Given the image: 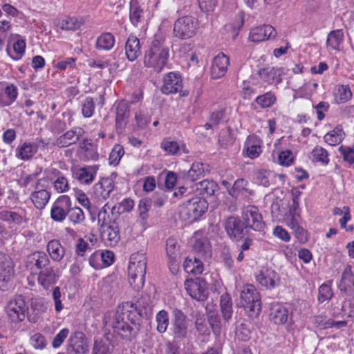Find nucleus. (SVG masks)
<instances>
[{
  "label": "nucleus",
  "mask_w": 354,
  "mask_h": 354,
  "mask_svg": "<svg viewBox=\"0 0 354 354\" xmlns=\"http://www.w3.org/2000/svg\"><path fill=\"white\" fill-rule=\"evenodd\" d=\"M131 315L129 310H117L109 320L107 317H105V325L111 327L113 333L122 338L131 340L137 335L139 326Z\"/></svg>",
  "instance_id": "obj_1"
},
{
  "label": "nucleus",
  "mask_w": 354,
  "mask_h": 354,
  "mask_svg": "<svg viewBox=\"0 0 354 354\" xmlns=\"http://www.w3.org/2000/svg\"><path fill=\"white\" fill-rule=\"evenodd\" d=\"M169 55V47L159 40H153L149 48L145 52L144 65L160 73L167 66Z\"/></svg>",
  "instance_id": "obj_2"
},
{
  "label": "nucleus",
  "mask_w": 354,
  "mask_h": 354,
  "mask_svg": "<svg viewBox=\"0 0 354 354\" xmlns=\"http://www.w3.org/2000/svg\"><path fill=\"white\" fill-rule=\"evenodd\" d=\"M145 253L140 251L133 253L130 257L128 268L129 283L135 290L144 286L147 268Z\"/></svg>",
  "instance_id": "obj_3"
},
{
  "label": "nucleus",
  "mask_w": 354,
  "mask_h": 354,
  "mask_svg": "<svg viewBox=\"0 0 354 354\" xmlns=\"http://www.w3.org/2000/svg\"><path fill=\"white\" fill-rule=\"evenodd\" d=\"M239 304L244 308L249 317L259 316L261 311V300L260 294L254 285L246 284L243 287Z\"/></svg>",
  "instance_id": "obj_4"
},
{
  "label": "nucleus",
  "mask_w": 354,
  "mask_h": 354,
  "mask_svg": "<svg viewBox=\"0 0 354 354\" xmlns=\"http://www.w3.org/2000/svg\"><path fill=\"white\" fill-rule=\"evenodd\" d=\"M189 320L180 309L174 308L171 312L170 330L174 339L182 340L189 335Z\"/></svg>",
  "instance_id": "obj_5"
},
{
  "label": "nucleus",
  "mask_w": 354,
  "mask_h": 354,
  "mask_svg": "<svg viewBox=\"0 0 354 354\" xmlns=\"http://www.w3.org/2000/svg\"><path fill=\"white\" fill-rule=\"evenodd\" d=\"M241 218L250 235L251 230L261 232L265 227L261 214L256 206L249 205L245 207Z\"/></svg>",
  "instance_id": "obj_6"
},
{
  "label": "nucleus",
  "mask_w": 354,
  "mask_h": 354,
  "mask_svg": "<svg viewBox=\"0 0 354 354\" xmlns=\"http://www.w3.org/2000/svg\"><path fill=\"white\" fill-rule=\"evenodd\" d=\"M88 351V342L85 335L80 331L72 333L66 344L67 354H86Z\"/></svg>",
  "instance_id": "obj_7"
},
{
  "label": "nucleus",
  "mask_w": 354,
  "mask_h": 354,
  "mask_svg": "<svg viewBox=\"0 0 354 354\" xmlns=\"http://www.w3.org/2000/svg\"><path fill=\"white\" fill-rule=\"evenodd\" d=\"M223 225L227 234L232 240L239 241L246 235H250L243 220L239 217L229 216Z\"/></svg>",
  "instance_id": "obj_8"
},
{
  "label": "nucleus",
  "mask_w": 354,
  "mask_h": 354,
  "mask_svg": "<svg viewBox=\"0 0 354 354\" xmlns=\"http://www.w3.org/2000/svg\"><path fill=\"white\" fill-rule=\"evenodd\" d=\"M6 310L12 322H19L25 319L28 307L22 297L19 296L8 303Z\"/></svg>",
  "instance_id": "obj_9"
},
{
  "label": "nucleus",
  "mask_w": 354,
  "mask_h": 354,
  "mask_svg": "<svg viewBox=\"0 0 354 354\" xmlns=\"http://www.w3.org/2000/svg\"><path fill=\"white\" fill-rule=\"evenodd\" d=\"M257 283L266 290H272L280 283V278L275 270L272 268H263L255 275Z\"/></svg>",
  "instance_id": "obj_10"
},
{
  "label": "nucleus",
  "mask_w": 354,
  "mask_h": 354,
  "mask_svg": "<svg viewBox=\"0 0 354 354\" xmlns=\"http://www.w3.org/2000/svg\"><path fill=\"white\" fill-rule=\"evenodd\" d=\"M13 277L14 269L11 259L0 252V289L6 290Z\"/></svg>",
  "instance_id": "obj_11"
},
{
  "label": "nucleus",
  "mask_w": 354,
  "mask_h": 354,
  "mask_svg": "<svg viewBox=\"0 0 354 354\" xmlns=\"http://www.w3.org/2000/svg\"><path fill=\"white\" fill-rule=\"evenodd\" d=\"M101 236L108 246L113 247L119 243L120 240V227L116 217L113 218L111 223L101 227Z\"/></svg>",
  "instance_id": "obj_12"
},
{
  "label": "nucleus",
  "mask_w": 354,
  "mask_h": 354,
  "mask_svg": "<svg viewBox=\"0 0 354 354\" xmlns=\"http://www.w3.org/2000/svg\"><path fill=\"white\" fill-rule=\"evenodd\" d=\"M208 208V203L205 198L193 196L189 198L185 203V209L189 216L193 219L201 216Z\"/></svg>",
  "instance_id": "obj_13"
},
{
  "label": "nucleus",
  "mask_w": 354,
  "mask_h": 354,
  "mask_svg": "<svg viewBox=\"0 0 354 354\" xmlns=\"http://www.w3.org/2000/svg\"><path fill=\"white\" fill-rule=\"evenodd\" d=\"M70 205L71 200L68 196H59L52 205L51 218L56 222H62L67 216V211Z\"/></svg>",
  "instance_id": "obj_14"
},
{
  "label": "nucleus",
  "mask_w": 354,
  "mask_h": 354,
  "mask_svg": "<svg viewBox=\"0 0 354 354\" xmlns=\"http://www.w3.org/2000/svg\"><path fill=\"white\" fill-rule=\"evenodd\" d=\"M185 289L193 299L198 301H204L207 297L206 283L204 280H186Z\"/></svg>",
  "instance_id": "obj_15"
},
{
  "label": "nucleus",
  "mask_w": 354,
  "mask_h": 354,
  "mask_svg": "<svg viewBox=\"0 0 354 354\" xmlns=\"http://www.w3.org/2000/svg\"><path fill=\"white\" fill-rule=\"evenodd\" d=\"M162 81L161 91L164 94L176 93L182 90V78L178 73H168L164 76Z\"/></svg>",
  "instance_id": "obj_16"
},
{
  "label": "nucleus",
  "mask_w": 354,
  "mask_h": 354,
  "mask_svg": "<svg viewBox=\"0 0 354 354\" xmlns=\"http://www.w3.org/2000/svg\"><path fill=\"white\" fill-rule=\"evenodd\" d=\"M277 32L270 24H263L251 29L249 39L253 42H261L270 38H274Z\"/></svg>",
  "instance_id": "obj_17"
},
{
  "label": "nucleus",
  "mask_w": 354,
  "mask_h": 354,
  "mask_svg": "<svg viewBox=\"0 0 354 354\" xmlns=\"http://www.w3.org/2000/svg\"><path fill=\"white\" fill-rule=\"evenodd\" d=\"M84 131L80 127H75L67 131L61 135L54 142L53 145L58 147H67L72 145L76 144L80 138L83 136Z\"/></svg>",
  "instance_id": "obj_18"
},
{
  "label": "nucleus",
  "mask_w": 354,
  "mask_h": 354,
  "mask_svg": "<svg viewBox=\"0 0 354 354\" xmlns=\"http://www.w3.org/2000/svg\"><path fill=\"white\" fill-rule=\"evenodd\" d=\"M45 181L44 178L38 180L35 185V191L30 196L33 204L39 209L45 207L50 197V192L41 187V183Z\"/></svg>",
  "instance_id": "obj_19"
},
{
  "label": "nucleus",
  "mask_w": 354,
  "mask_h": 354,
  "mask_svg": "<svg viewBox=\"0 0 354 354\" xmlns=\"http://www.w3.org/2000/svg\"><path fill=\"white\" fill-rule=\"evenodd\" d=\"M230 64V59L223 53L216 55L213 61L211 68V75L213 79H218L223 77Z\"/></svg>",
  "instance_id": "obj_20"
},
{
  "label": "nucleus",
  "mask_w": 354,
  "mask_h": 354,
  "mask_svg": "<svg viewBox=\"0 0 354 354\" xmlns=\"http://www.w3.org/2000/svg\"><path fill=\"white\" fill-rule=\"evenodd\" d=\"M286 73L287 69L283 67H267L261 68L258 74L261 80L268 84H272L274 81L279 84L281 82V76Z\"/></svg>",
  "instance_id": "obj_21"
},
{
  "label": "nucleus",
  "mask_w": 354,
  "mask_h": 354,
  "mask_svg": "<svg viewBox=\"0 0 354 354\" xmlns=\"http://www.w3.org/2000/svg\"><path fill=\"white\" fill-rule=\"evenodd\" d=\"M114 188V180L111 176L101 178L100 180L94 185L95 193L104 200L110 197L111 193L113 191Z\"/></svg>",
  "instance_id": "obj_22"
},
{
  "label": "nucleus",
  "mask_w": 354,
  "mask_h": 354,
  "mask_svg": "<svg viewBox=\"0 0 354 354\" xmlns=\"http://www.w3.org/2000/svg\"><path fill=\"white\" fill-rule=\"evenodd\" d=\"M98 169V165L83 167L78 169L74 176L80 183L91 185L94 180Z\"/></svg>",
  "instance_id": "obj_23"
},
{
  "label": "nucleus",
  "mask_w": 354,
  "mask_h": 354,
  "mask_svg": "<svg viewBox=\"0 0 354 354\" xmlns=\"http://www.w3.org/2000/svg\"><path fill=\"white\" fill-rule=\"evenodd\" d=\"M338 288L346 295H354V274L351 266H348L344 269Z\"/></svg>",
  "instance_id": "obj_24"
},
{
  "label": "nucleus",
  "mask_w": 354,
  "mask_h": 354,
  "mask_svg": "<svg viewBox=\"0 0 354 354\" xmlns=\"http://www.w3.org/2000/svg\"><path fill=\"white\" fill-rule=\"evenodd\" d=\"M198 27L196 24H174L173 34L181 39H187L194 36Z\"/></svg>",
  "instance_id": "obj_25"
},
{
  "label": "nucleus",
  "mask_w": 354,
  "mask_h": 354,
  "mask_svg": "<svg viewBox=\"0 0 354 354\" xmlns=\"http://www.w3.org/2000/svg\"><path fill=\"white\" fill-rule=\"evenodd\" d=\"M193 250L195 256L201 259L206 260L212 257L211 246L205 237L195 239Z\"/></svg>",
  "instance_id": "obj_26"
},
{
  "label": "nucleus",
  "mask_w": 354,
  "mask_h": 354,
  "mask_svg": "<svg viewBox=\"0 0 354 354\" xmlns=\"http://www.w3.org/2000/svg\"><path fill=\"white\" fill-rule=\"evenodd\" d=\"M140 39L136 36L130 35L125 43V54L127 58L133 62L141 54Z\"/></svg>",
  "instance_id": "obj_27"
},
{
  "label": "nucleus",
  "mask_w": 354,
  "mask_h": 354,
  "mask_svg": "<svg viewBox=\"0 0 354 354\" xmlns=\"http://www.w3.org/2000/svg\"><path fill=\"white\" fill-rule=\"evenodd\" d=\"M194 187H195L198 194L201 196V198H204L214 196L219 189L218 184L210 180H203L197 183L194 185Z\"/></svg>",
  "instance_id": "obj_28"
},
{
  "label": "nucleus",
  "mask_w": 354,
  "mask_h": 354,
  "mask_svg": "<svg viewBox=\"0 0 354 354\" xmlns=\"http://www.w3.org/2000/svg\"><path fill=\"white\" fill-rule=\"evenodd\" d=\"M289 317L288 309L279 304H272L270 308V318L275 324H283L287 322Z\"/></svg>",
  "instance_id": "obj_29"
},
{
  "label": "nucleus",
  "mask_w": 354,
  "mask_h": 354,
  "mask_svg": "<svg viewBox=\"0 0 354 354\" xmlns=\"http://www.w3.org/2000/svg\"><path fill=\"white\" fill-rule=\"evenodd\" d=\"M205 167L202 162H194L188 171H181L182 177L187 181L194 182L205 176Z\"/></svg>",
  "instance_id": "obj_30"
},
{
  "label": "nucleus",
  "mask_w": 354,
  "mask_h": 354,
  "mask_svg": "<svg viewBox=\"0 0 354 354\" xmlns=\"http://www.w3.org/2000/svg\"><path fill=\"white\" fill-rule=\"evenodd\" d=\"M130 115V108L129 104L124 102H120L116 108V128L122 129L127 123Z\"/></svg>",
  "instance_id": "obj_31"
},
{
  "label": "nucleus",
  "mask_w": 354,
  "mask_h": 354,
  "mask_svg": "<svg viewBox=\"0 0 354 354\" xmlns=\"http://www.w3.org/2000/svg\"><path fill=\"white\" fill-rule=\"evenodd\" d=\"M58 278L56 271L53 267H46L41 270L38 276V282L44 288L55 283Z\"/></svg>",
  "instance_id": "obj_32"
},
{
  "label": "nucleus",
  "mask_w": 354,
  "mask_h": 354,
  "mask_svg": "<svg viewBox=\"0 0 354 354\" xmlns=\"http://www.w3.org/2000/svg\"><path fill=\"white\" fill-rule=\"evenodd\" d=\"M261 140L256 136H248L246 142V155L251 159L257 158L262 152Z\"/></svg>",
  "instance_id": "obj_33"
},
{
  "label": "nucleus",
  "mask_w": 354,
  "mask_h": 354,
  "mask_svg": "<svg viewBox=\"0 0 354 354\" xmlns=\"http://www.w3.org/2000/svg\"><path fill=\"white\" fill-rule=\"evenodd\" d=\"M116 209V206L111 207L108 203L104 205L97 214V220L98 223L100 225V228L111 223L113 218L116 217L118 218V215L114 216Z\"/></svg>",
  "instance_id": "obj_34"
},
{
  "label": "nucleus",
  "mask_w": 354,
  "mask_h": 354,
  "mask_svg": "<svg viewBox=\"0 0 354 354\" xmlns=\"http://www.w3.org/2000/svg\"><path fill=\"white\" fill-rule=\"evenodd\" d=\"M50 260L44 252H35L28 256L27 264L32 265L37 269L43 270L49 264Z\"/></svg>",
  "instance_id": "obj_35"
},
{
  "label": "nucleus",
  "mask_w": 354,
  "mask_h": 354,
  "mask_svg": "<svg viewBox=\"0 0 354 354\" xmlns=\"http://www.w3.org/2000/svg\"><path fill=\"white\" fill-rule=\"evenodd\" d=\"M232 299L230 295L225 292L221 296L220 298V309L223 319L225 322H228L231 319L233 315Z\"/></svg>",
  "instance_id": "obj_36"
},
{
  "label": "nucleus",
  "mask_w": 354,
  "mask_h": 354,
  "mask_svg": "<svg viewBox=\"0 0 354 354\" xmlns=\"http://www.w3.org/2000/svg\"><path fill=\"white\" fill-rule=\"evenodd\" d=\"M183 268L186 272L194 274H200L203 271L202 259L194 256L193 258L187 257L183 263Z\"/></svg>",
  "instance_id": "obj_37"
},
{
  "label": "nucleus",
  "mask_w": 354,
  "mask_h": 354,
  "mask_svg": "<svg viewBox=\"0 0 354 354\" xmlns=\"http://www.w3.org/2000/svg\"><path fill=\"white\" fill-rule=\"evenodd\" d=\"M47 251L55 261H60L64 256L65 250L58 240H51L47 244Z\"/></svg>",
  "instance_id": "obj_38"
},
{
  "label": "nucleus",
  "mask_w": 354,
  "mask_h": 354,
  "mask_svg": "<svg viewBox=\"0 0 354 354\" xmlns=\"http://www.w3.org/2000/svg\"><path fill=\"white\" fill-rule=\"evenodd\" d=\"M277 177L282 178L284 176L283 175H276L270 171L264 169L259 170L256 173V180L257 183L265 187H269Z\"/></svg>",
  "instance_id": "obj_39"
},
{
  "label": "nucleus",
  "mask_w": 354,
  "mask_h": 354,
  "mask_svg": "<svg viewBox=\"0 0 354 354\" xmlns=\"http://www.w3.org/2000/svg\"><path fill=\"white\" fill-rule=\"evenodd\" d=\"M17 97V87L13 84L7 86L4 94L0 95V104L3 106H9L15 101Z\"/></svg>",
  "instance_id": "obj_40"
},
{
  "label": "nucleus",
  "mask_w": 354,
  "mask_h": 354,
  "mask_svg": "<svg viewBox=\"0 0 354 354\" xmlns=\"http://www.w3.org/2000/svg\"><path fill=\"white\" fill-rule=\"evenodd\" d=\"M344 133L342 128L335 127L333 130L327 133L324 137V141L331 146L339 144L344 139Z\"/></svg>",
  "instance_id": "obj_41"
},
{
  "label": "nucleus",
  "mask_w": 354,
  "mask_h": 354,
  "mask_svg": "<svg viewBox=\"0 0 354 354\" xmlns=\"http://www.w3.org/2000/svg\"><path fill=\"white\" fill-rule=\"evenodd\" d=\"M36 153L31 142H24L17 149L16 156L23 160H29Z\"/></svg>",
  "instance_id": "obj_42"
},
{
  "label": "nucleus",
  "mask_w": 354,
  "mask_h": 354,
  "mask_svg": "<svg viewBox=\"0 0 354 354\" xmlns=\"http://www.w3.org/2000/svg\"><path fill=\"white\" fill-rule=\"evenodd\" d=\"M115 44V38L111 33L102 34L97 39L96 48L99 50H109L111 49Z\"/></svg>",
  "instance_id": "obj_43"
},
{
  "label": "nucleus",
  "mask_w": 354,
  "mask_h": 354,
  "mask_svg": "<svg viewBox=\"0 0 354 354\" xmlns=\"http://www.w3.org/2000/svg\"><path fill=\"white\" fill-rule=\"evenodd\" d=\"M3 10L8 15L16 17L19 20L28 21L32 19L35 21V19H30L31 15H34L33 11H28L26 14L19 12L15 8L10 4H5L2 7Z\"/></svg>",
  "instance_id": "obj_44"
},
{
  "label": "nucleus",
  "mask_w": 354,
  "mask_h": 354,
  "mask_svg": "<svg viewBox=\"0 0 354 354\" xmlns=\"http://www.w3.org/2000/svg\"><path fill=\"white\" fill-rule=\"evenodd\" d=\"M114 346L108 341L96 340L94 343L92 354H113Z\"/></svg>",
  "instance_id": "obj_45"
},
{
  "label": "nucleus",
  "mask_w": 354,
  "mask_h": 354,
  "mask_svg": "<svg viewBox=\"0 0 354 354\" xmlns=\"http://www.w3.org/2000/svg\"><path fill=\"white\" fill-rule=\"evenodd\" d=\"M311 160L326 165L329 162L328 153L323 147L316 146L311 152Z\"/></svg>",
  "instance_id": "obj_46"
},
{
  "label": "nucleus",
  "mask_w": 354,
  "mask_h": 354,
  "mask_svg": "<svg viewBox=\"0 0 354 354\" xmlns=\"http://www.w3.org/2000/svg\"><path fill=\"white\" fill-rule=\"evenodd\" d=\"M151 206V201L149 198H142L138 205L139 222L144 225L148 218V212Z\"/></svg>",
  "instance_id": "obj_47"
},
{
  "label": "nucleus",
  "mask_w": 354,
  "mask_h": 354,
  "mask_svg": "<svg viewBox=\"0 0 354 354\" xmlns=\"http://www.w3.org/2000/svg\"><path fill=\"white\" fill-rule=\"evenodd\" d=\"M157 322L156 329L160 333H164L169 326V317L168 313L165 310H160L156 316Z\"/></svg>",
  "instance_id": "obj_48"
},
{
  "label": "nucleus",
  "mask_w": 354,
  "mask_h": 354,
  "mask_svg": "<svg viewBox=\"0 0 354 354\" xmlns=\"http://www.w3.org/2000/svg\"><path fill=\"white\" fill-rule=\"evenodd\" d=\"M67 216L71 222L74 225L82 223L85 219L84 213L79 207H71L68 206L67 211Z\"/></svg>",
  "instance_id": "obj_49"
},
{
  "label": "nucleus",
  "mask_w": 354,
  "mask_h": 354,
  "mask_svg": "<svg viewBox=\"0 0 354 354\" xmlns=\"http://www.w3.org/2000/svg\"><path fill=\"white\" fill-rule=\"evenodd\" d=\"M276 97L272 92H267L263 95L256 97L255 102L262 109H266L272 106L276 102Z\"/></svg>",
  "instance_id": "obj_50"
},
{
  "label": "nucleus",
  "mask_w": 354,
  "mask_h": 354,
  "mask_svg": "<svg viewBox=\"0 0 354 354\" xmlns=\"http://www.w3.org/2000/svg\"><path fill=\"white\" fill-rule=\"evenodd\" d=\"M166 252L171 261H175L179 254V245L176 239L169 237L166 241Z\"/></svg>",
  "instance_id": "obj_51"
},
{
  "label": "nucleus",
  "mask_w": 354,
  "mask_h": 354,
  "mask_svg": "<svg viewBox=\"0 0 354 354\" xmlns=\"http://www.w3.org/2000/svg\"><path fill=\"white\" fill-rule=\"evenodd\" d=\"M80 147L85 152L86 157L88 160H97L98 159V153L91 140L84 139L81 143Z\"/></svg>",
  "instance_id": "obj_52"
},
{
  "label": "nucleus",
  "mask_w": 354,
  "mask_h": 354,
  "mask_svg": "<svg viewBox=\"0 0 354 354\" xmlns=\"http://www.w3.org/2000/svg\"><path fill=\"white\" fill-rule=\"evenodd\" d=\"M0 220L8 222L9 223H14L17 225H20L22 223L23 218L17 212L7 210H1Z\"/></svg>",
  "instance_id": "obj_53"
},
{
  "label": "nucleus",
  "mask_w": 354,
  "mask_h": 354,
  "mask_svg": "<svg viewBox=\"0 0 354 354\" xmlns=\"http://www.w3.org/2000/svg\"><path fill=\"white\" fill-rule=\"evenodd\" d=\"M313 323L316 328L324 330L333 327V320L325 315H319L313 317Z\"/></svg>",
  "instance_id": "obj_54"
},
{
  "label": "nucleus",
  "mask_w": 354,
  "mask_h": 354,
  "mask_svg": "<svg viewBox=\"0 0 354 354\" xmlns=\"http://www.w3.org/2000/svg\"><path fill=\"white\" fill-rule=\"evenodd\" d=\"M342 30H336L331 31L327 38L326 43L330 46L333 49H337L343 38Z\"/></svg>",
  "instance_id": "obj_55"
},
{
  "label": "nucleus",
  "mask_w": 354,
  "mask_h": 354,
  "mask_svg": "<svg viewBox=\"0 0 354 354\" xmlns=\"http://www.w3.org/2000/svg\"><path fill=\"white\" fill-rule=\"evenodd\" d=\"M234 142V138L232 129H228L221 131L218 138V143L222 147L227 148L228 146L233 145Z\"/></svg>",
  "instance_id": "obj_56"
},
{
  "label": "nucleus",
  "mask_w": 354,
  "mask_h": 354,
  "mask_svg": "<svg viewBox=\"0 0 354 354\" xmlns=\"http://www.w3.org/2000/svg\"><path fill=\"white\" fill-rule=\"evenodd\" d=\"M95 102L92 97L85 98L82 103V113L85 118H91L95 111Z\"/></svg>",
  "instance_id": "obj_57"
},
{
  "label": "nucleus",
  "mask_w": 354,
  "mask_h": 354,
  "mask_svg": "<svg viewBox=\"0 0 354 354\" xmlns=\"http://www.w3.org/2000/svg\"><path fill=\"white\" fill-rule=\"evenodd\" d=\"M143 10L139 8L138 0L130 1V19L131 21H139L142 19Z\"/></svg>",
  "instance_id": "obj_58"
},
{
  "label": "nucleus",
  "mask_w": 354,
  "mask_h": 354,
  "mask_svg": "<svg viewBox=\"0 0 354 354\" xmlns=\"http://www.w3.org/2000/svg\"><path fill=\"white\" fill-rule=\"evenodd\" d=\"M25 48V41L24 40L18 39L13 44V50L15 55H12L8 48L7 49V52L13 59L18 60L21 57L22 55L24 53Z\"/></svg>",
  "instance_id": "obj_59"
},
{
  "label": "nucleus",
  "mask_w": 354,
  "mask_h": 354,
  "mask_svg": "<svg viewBox=\"0 0 354 354\" xmlns=\"http://www.w3.org/2000/svg\"><path fill=\"white\" fill-rule=\"evenodd\" d=\"M352 97V93L348 86L342 85L337 90L336 95V101L337 103H344Z\"/></svg>",
  "instance_id": "obj_60"
},
{
  "label": "nucleus",
  "mask_w": 354,
  "mask_h": 354,
  "mask_svg": "<svg viewBox=\"0 0 354 354\" xmlns=\"http://www.w3.org/2000/svg\"><path fill=\"white\" fill-rule=\"evenodd\" d=\"M124 153V149L120 145H115L109 154L111 165H117Z\"/></svg>",
  "instance_id": "obj_61"
},
{
  "label": "nucleus",
  "mask_w": 354,
  "mask_h": 354,
  "mask_svg": "<svg viewBox=\"0 0 354 354\" xmlns=\"http://www.w3.org/2000/svg\"><path fill=\"white\" fill-rule=\"evenodd\" d=\"M54 188L58 193H64L69 189L67 178L64 176H59L53 183Z\"/></svg>",
  "instance_id": "obj_62"
},
{
  "label": "nucleus",
  "mask_w": 354,
  "mask_h": 354,
  "mask_svg": "<svg viewBox=\"0 0 354 354\" xmlns=\"http://www.w3.org/2000/svg\"><path fill=\"white\" fill-rule=\"evenodd\" d=\"M30 344L36 349H42L46 346V340L45 337L39 333H37L30 337Z\"/></svg>",
  "instance_id": "obj_63"
},
{
  "label": "nucleus",
  "mask_w": 354,
  "mask_h": 354,
  "mask_svg": "<svg viewBox=\"0 0 354 354\" xmlns=\"http://www.w3.org/2000/svg\"><path fill=\"white\" fill-rule=\"evenodd\" d=\"M248 185V182L243 179L239 178L237 179L232 187V188L229 191V194L232 196L237 197L238 194L242 192L243 190H245V187Z\"/></svg>",
  "instance_id": "obj_64"
}]
</instances>
